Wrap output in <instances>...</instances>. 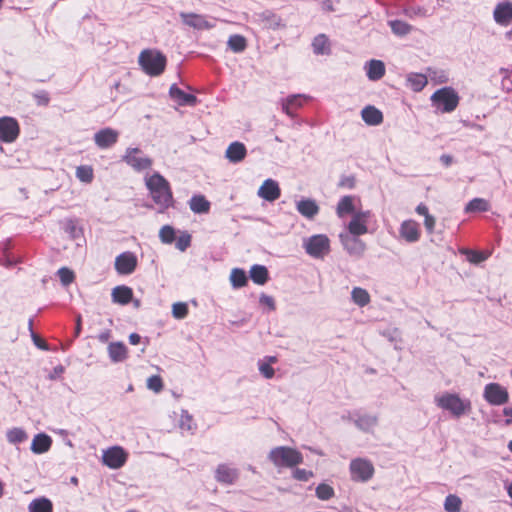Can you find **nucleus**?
Returning <instances> with one entry per match:
<instances>
[{
  "label": "nucleus",
  "mask_w": 512,
  "mask_h": 512,
  "mask_svg": "<svg viewBox=\"0 0 512 512\" xmlns=\"http://www.w3.org/2000/svg\"><path fill=\"white\" fill-rule=\"evenodd\" d=\"M145 184L160 211H164L173 204V195L169 182L159 173L155 172L145 177Z\"/></svg>",
  "instance_id": "f257e3e1"
},
{
  "label": "nucleus",
  "mask_w": 512,
  "mask_h": 512,
  "mask_svg": "<svg viewBox=\"0 0 512 512\" xmlns=\"http://www.w3.org/2000/svg\"><path fill=\"white\" fill-rule=\"evenodd\" d=\"M435 405L447 411L454 418H460L471 411V402L467 398H462L458 393L442 392L434 397Z\"/></svg>",
  "instance_id": "f03ea898"
},
{
  "label": "nucleus",
  "mask_w": 512,
  "mask_h": 512,
  "mask_svg": "<svg viewBox=\"0 0 512 512\" xmlns=\"http://www.w3.org/2000/svg\"><path fill=\"white\" fill-rule=\"evenodd\" d=\"M268 459L276 468H292L303 462L302 454L288 446L273 448L268 454Z\"/></svg>",
  "instance_id": "7ed1b4c3"
},
{
  "label": "nucleus",
  "mask_w": 512,
  "mask_h": 512,
  "mask_svg": "<svg viewBox=\"0 0 512 512\" xmlns=\"http://www.w3.org/2000/svg\"><path fill=\"white\" fill-rule=\"evenodd\" d=\"M432 106L441 113H451L459 105L460 96L451 86L436 90L430 97Z\"/></svg>",
  "instance_id": "20e7f679"
},
{
  "label": "nucleus",
  "mask_w": 512,
  "mask_h": 512,
  "mask_svg": "<svg viewBox=\"0 0 512 512\" xmlns=\"http://www.w3.org/2000/svg\"><path fill=\"white\" fill-rule=\"evenodd\" d=\"M139 64L146 74L158 76L165 69L166 57L157 50L146 49L139 55Z\"/></svg>",
  "instance_id": "39448f33"
},
{
  "label": "nucleus",
  "mask_w": 512,
  "mask_h": 512,
  "mask_svg": "<svg viewBox=\"0 0 512 512\" xmlns=\"http://www.w3.org/2000/svg\"><path fill=\"white\" fill-rule=\"evenodd\" d=\"M351 480L354 482H368L374 476L375 469L373 463L366 458H355L349 464Z\"/></svg>",
  "instance_id": "423d86ee"
},
{
  "label": "nucleus",
  "mask_w": 512,
  "mask_h": 512,
  "mask_svg": "<svg viewBox=\"0 0 512 512\" xmlns=\"http://www.w3.org/2000/svg\"><path fill=\"white\" fill-rule=\"evenodd\" d=\"M303 247L311 257L323 258L330 251V241L324 234L313 235L304 239Z\"/></svg>",
  "instance_id": "0eeeda50"
},
{
  "label": "nucleus",
  "mask_w": 512,
  "mask_h": 512,
  "mask_svg": "<svg viewBox=\"0 0 512 512\" xmlns=\"http://www.w3.org/2000/svg\"><path fill=\"white\" fill-rule=\"evenodd\" d=\"M483 398L490 405L501 406L509 401V392L501 384L492 382L485 385Z\"/></svg>",
  "instance_id": "6e6552de"
},
{
  "label": "nucleus",
  "mask_w": 512,
  "mask_h": 512,
  "mask_svg": "<svg viewBox=\"0 0 512 512\" xmlns=\"http://www.w3.org/2000/svg\"><path fill=\"white\" fill-rule=\"evenodd\" d=\"M372 217L370 210L360 209L351 216V220L347 224L349 234L353 236H361L368 233V224Z\"/></svg>",
  "instance_id": "1a4fd4ad"
},
{
  "label": "nucleus",
  "mask_w": 512,
  "mask_h": 512,
  "mask_svg": "<svg viewBox=\"0 0 512 512\" xmlns=\"http://www.w3.org/2000/svg\"><path fill=\"white\" fill-rule=\"evenodd\" d=\"M122 160L137 171L148 169L152 165V160L144 156L138 148H127Z\"/></svg>",
  "instance_id": "9d476101"
},
{
  "label": "nucleus",
  "mask_w": 512,
  "mask_h": 512,
  "mask_svg": "<svg viewBox=\"0 0 512 512\" xmlns=\"http://www.w3.org/2000/svg\"><path fill=\"white\" fill-rule=\"evenodd\" d=\"M127 457L122 447L113 446L103 451L102 462L111 469H119L126 463Z\"/></svg>",
  "instance_id": "9b49d317"
},
{
  "label": "nucleus",
  "mask_w": 512,
  "mask_h": 512,
  "mask_svg": "<svg viewBox=\"0 0 512 512\" xmlns=\"http://www.w3.org/2000/svg\"><path fill=\"white\" fill-rule=\"evenodd\" d=\"M19 133L20 127L15 118L9 116L0 118V141L12 143L18 138Z\"/></svg>",
  "instance_id": "f8f14e48"
},
{
  "label": "nucleus",
  "mask_w": 512,
  "mask_h": 512,
  "mask_svg": "<svg viewBox=\"0 0 512 512\" xmlns=\"http://www.w3.org/2000/svg\"><path fill=\"white\" fill-rule=\"evenodd\" d=\"M180 18L183 24L196 30H209L215 27V22L205 15L181 12Z\"/></svg>",
  "instance_id": "ddd939ff"
},
{
  "label": "nucleus",
  "mask_w": 512,
  "mask_h": 512,
  "mask_svg": "<svg viewBox=\"0 0 512 512\" xmlns=\"http://www.w3.org/2000/svg\"><path fill=\"white\" fill-rule=\"evenodd\" d=\"M137 257L132 252H123L115 259V269L120 275L132 274L137 267Z\"/></svg>",
  "instance_id": "4468645a"
},
{
  "label": "nucleus",
  "mask_w": 512,
  "mask_h": 512,
  "mask_svg": "<svg viewBox=\"0 0 512 512\" xmlns=\"http://www.w3.org/2000/svg\"><path fill=\"white\" fill-rule=\"evenodd\" d=\"M494 21L503 27H507L512 24V2L503 0L496 4L493 11Z\"/></svg>",
  "instance_id": "2eb2a0df"
},
{
  "label": "nucleus",
  "mask_w": 512,
  "mask_h": 512,
  "mask_svg": "<svg viewBox=\"0 0 512 512\" xmlns=\"http://www.w3.org/2000/svg\"><path fill=\"white\" fill-rule=\"evenodd\" d=\"M239 478V470L230 464H219L215 470V479L223 485H233Z\"/></svg>",
  "instance_id": "dca6fc26"
},
{
  "label": "nucleus",
  "mask_w": 512,
  "mask_h": 512,
  "mask_svg": "<svg viewBox=\"0 0 512 512\" xmlns=\"http://www.w3.org/2000/svg\"><path fill=\"white\" fill-rule=\"evenodd\" d=\"M339 237L344 249L350 255L361 256L364 253L366 245L362 240L358 238L359 236H353L348 232L341 233Z\"/></svg>",
  "instance_id": "f3484780"
},
{
  "label": "nucleus",
  "mask_w": 512,
  "mask_h": 512,
  "mask_svg": "<svg viewBox=\"0 0 512 512\" xmlns=\"http://www.w3.org/2000/svg\"><path fill=\"white\" fill-rule=\"evenodd\" d=\"M119 132L112 128H103L94 134V142L100 149H108L117 143Z\"/></svg>",
  "instance_id": "a211bd4d"
},
{
  "label": "nucleus",
  "mask_w": 512,
  "mask_h": 512,
  "mask_svg": "<svg viewBox=\"0 0 512 512\" xmlns=\"http://www.w3.org/2000/svg\"><path fill=\"white\" fill-rule=\"evenodd\" d=\"M355 426L364 432H373L378 424V417L375 414L355 412L350 415Z\"/></svg>",
  "instance_id": "6ab92c4d"
},
{
  "label": "nucleus",
  "mask_w": 512,
  "mask_h": 512,
  "mask_svg": "<svg viewBox=\"0 0 512 512\" xmlns=\"http://www.w3.org/2000/svg\"><path fill=\"white\" fill-rule=\"evenodd\" d=\"M360 200L351 195L342 197L336 207V214L339 218H344L346 215H354L355 212L360 210Z\"/></svg>",
  "instance_id": "aec40b11"
},
{
  "label": "nucleus",
  "mask_w": 512,
  "mask_h": 512,
  "mask_svg": "<svg viewBox=\"0 0 512 512\" xmlns=\"http://www.w3.org/2000/svg\"><path fill=\"white\" fill-rule=\"evenodd\" d=\"M399 234L408 243H415L421 237L420 225L414 220H405L401 223Z\"/></svg>",
  "instance_id": "412c9836"
},
{
  "label": "nucleus",
  "mask_w": 512,
  "mask_h": 512,
  "mask_svg": "<svg viewBox=\"0 0 512 512\" xmlns=\"http://www.w3.org/2000/svg\"><path fill=\"white\" fill-rule=\"evenodd\" d=\"M257 195L266 201L273 202L281 195L279 184L273 179H266L259 187Z\"/></svg>",
  "instance_id": "4be33fe9"
},
{
  "label": "nucleus",
  "mask_w": 512,
  "mask_h": 512,
  "mask_svg": "<svg viewBox=\"0 0 512 512\" xmlns=\"http://www.w3.org/2000/svg\"><path fill=\"white\" fill-rule=\"evenodd\" d=\"M107 352L109 359L112 363H121L127 360L129 351L127 346L120 341L111 342L108 344Z\"/></svg>",
  "instance_id": "5701e85b"
},
{
  "label": "nucleus",
  "mask_w": 512,
  "mask_h": 512,
  "mask_svg": "<svg viewBox=\"0 0 512 512\" xmlns=\"http://www.w3.org/2000/svg\"><path fill=\"white\" fill-rule=\"evenodd\" d=\"M247 156L246 146L239 141H234L227 147L225 151L226 159L231 163H240Z\"/></svg>",
  "instance_id": "b1692460"
},
{
  "label": "nucleus",
  "mask_w": 512,
  "mask_h": 512,
  "mask_svg": "<svg viewBox=\"0 0 512 512\" xmlns=\"http://www.w3.org/2000/svg\"><path fill=\"white\" fill-rule=\"evenodd\" d=\"M307 99V96L301 94L290 95L282 100V111L289 117L293 118L295 117V110L302 107Z\"/></svg>",
  "instance_id": "393cba45"
},
{
  "label": "nucleus",
  "mask_w": 512,
  "mask_h": 512,
  "mask_svg": "<svg viewBox=\"0 0 512 512\" xmlns=\"http://www.w3.org/2000/svg\"><path fill=\"white\" fill-rule=\"evenodd\" d=\"M51 445L52 438L45 433H39L33 437L30 449L34 454H43L50 450Z\"/></svg>",
  "instance_id": "a878e982"
},
{
  "label": "nucleus",
  "mask_w": 512,
  "mask_h": 512,
  "mask_svg": "<svg viewBox=\"0 0 512 512\" xmlns=\"http://www.w3.org/2000/svg\"><path fill=\"white\" fill-rule=\"evenodd\" d=\"M362 120L369 126H377L383 122L382 112L375 106L368 105L361 111Z\"/></svg>",
  "instance_id": "bb28decb"
},
{
  "label": "nucleus",
  "mask_w": 512,
  "mask_h": 512,
  "mask_svg": "<svg viewBox=\"0 0 512 512\" xmlns=\"http://www.w3.org/2000/svg\"><path fill=\"white\" fill-rule=\"evenodd\" d=\"M258 21L267 29L277 30L284 27L282 19L271 11L258 14Z\"/></svg>",
  "instance_id": "cd10ccee"
},
{
  "label": "nucleus",
  "mask_w": 512,
  "mask_h": 512,
  "mask_svg": "<svg viewBox=\"0 0 512 512\" xmlns=\"http://www.w3.org/2000/svg\"><path fill=\"white\" fill-rule=\"evenodd\" d=\"M112 301L120 305H126L133 299V290L125 285L116 286L111 293Z\"/></svg>",
  "instance_id": "c85d7f7f"
},
{
  "label": "nucleus",
  "mask_w": 512,
  "mask_h": 512,
  "mask_svg": "<svg viewBox=\"0 0 512 512\" xmlns=\"http://www.w3.org/2000/svg\"><path fill=\"white\" fill-rule=\"evenodd\" d=\"M170 97L181 106L194 105L197 101L196 97L181 90L176 85H172L169 90Z\"/></svg>",
  "instance_id": "c756f323"
},
{
  "label": "nucleus",
  "mask_w": 512,
  "mask_h": 512,
  "mask_svg": "<svg viewBox=\"0 0 512 512\" xmlns=\"http://www.w3.org/2000/svg\"><path fill=\"white\" fill-rule=\"evenodd\" d=\"M367 77L371 81L380 80L385 74V65L380 60H370L365 65Z\"/></svg>",
  "instance_id": "7c9ffc66"
},
{
  "label": "nucleus",
  "mask_w": 512,
  "mask_h": 512,
  "mask_svg": "<svg viewBox=\"0 0 512 512\" xmlns=\"http://www.w3.org/2000/svg\"><path fill=\"white\" fill-rule=\"evenodd\" d=\"M428 81L434 85L446 84L449 82V72L442 68L429 67L426 69Z\"/></svg>",
  "instance_id": "2f4dec72"
},
{
  "label": "nucleus",
  "mask_w": 512,
  "mask_h": 512,
  "mask_svg": "<svg viewBox=\"0 0 512 512\" xmlns=\"http://www.w3.org/2000/svg\"><path fill=\"white\" fill-rule=\"evenodd\" d=\"M407 84L414 92L422 91L428 84L427 74L422 73H409L407 75Z\"/></svg>",
  "instance_id": "473e14b6"
},
{
  "label": "nucleus",
  "mask_w": 512,
  "mask_h": 512,
  "mask_svg": "<svg viewBox=\"0 0 512 512\" xmlns=\"http://www.w3.org/2000/svg\"><path fill=\"white\" fill-rule=\"evenodd\" d=\"M312 48L317 55H329L331 52L330 41L325 34H319L313 39Z\"/></svg>",
  "instance_id": "72a5a7b5"
},
{
  "label": "nucleus",
  "mask_w": 512,
  "mask_h": 512,
  "mask_svg": "<svg viewBox=\"0 0 512 512\" xmlns=\"http://www.w3.org/2000/svg\"><path fill=\"white\" fill-rule=\"evenodd\" d=\"M189 207L196 214H205L210 210V202L203 195H194L189 201Z\"/></svg>",
  "instance_id": "f704fd0d"
},
{
  "label": "nucleus",
  "mask_w": 512,
  "mask_h": 512,
  "mask_svg": "<svg viewBox=\"0 0 512 512\" xmlns=\"http://www.w3.org/2000/svg\"><path fill=\"white\" fill-rule=\"evenodd\" d=\"M29 512H53V504L46 497H39L32 500L28 505Z\"/></svg>",
  "instance_id": "c9c22d12"
},
{
  "label": "nucleus",
  "mask_w": 512,
  "mask_h": 512,
  "mask_svg": "<svg viewBox=\"0 0 512 512\" xmlns=\"http://www.w3.org/2000/svg\"><path fill=\"white\" fill-rule=\"evenodd\" d=\"M490 210V203L484 198H473L469 201L465 208V213L487 212Z\"/></svg>",
  "instance_id": "e433bc0d"
},
{
  "label": "nucleus",
  "mask_w": 512,
  "mask_h": 512,
  "mask_svg": "<svg viewBox=\"0 0 512 512\" xmlns=\"http://www.w3.org/2000/svg\"><path fill=\"white\" fill-rule=\"evenodd\" d=\"M297 210L304 217L313 218L318 213L319 208L315 201L306 199L297 203Z\"/></svg>",
  "instance_id": "4c0bfd02"
},
{
  "label": "nucleus",
  "mask_w": 512,
  "mask_h": 512,
  "mask_svg": "<svg viewBox=\"0 0 512 512\" xmlns=\"http://www.w3.org/2000/svg\"><path fill=\"white\" fill-rule=\"evenodd\" d=\"M250 277L255 284L264 285L268 281V270L263 265H253L250 269Z\"/></svg>",
  "instance_id": "58836bf2"
},
{
  "label": "nucleus",
  "mask_w": 512,
  "mask_h": 512,
  "mask_svg": "<svg viewBox=\"0 0 512 512\" xmlns=\"http://www.w3.org/2000/svg\"><path fill=\"white\" fill-rule=\"evenodd\" d=\"M6 439L10 444L17 445L25 442L28 439V434L24 429L14 427L7 430Z\"/></svg>",
  "instance_id": "ea45409f"
},
{
  "label": "nucleus",
  "mask_w": 512,
  "mask_h": 512,
  "mask_svg": "<svg viewBox=\"0 0 512 512\" xmlns=\"http://www.w3.org/2000/svg\"><path fill=\"white\" fill-rule=\"evenodd\" d=\"M352 301L359 307H365L370 303V295L367 290L361 287L353 288L351 292Z\"/></svg>",
  "instance_id": "a19ab883"
},
{
  "label": "nucleus",
  "mask_w": 512,
  "mask_h": 512,
  "mask_svg": "<svg viewBox=\"0 0 512 512\" xmlns=\"http://www.w3.org/2000/svg\"><path fill=\"white\" fill-rule=\"evenodd\" d=\"M230 50L235 53L243 52L247 47V40L244 36L239 34L231 35L227 41Z\"/></svg>",
  "instance_id": "79ce46f5"
},
{
  "label": "nucleus",
  "mask_w": 512,
  "mask_h": 512,
  "mask_svg": "<svg viewBox=\"0 0 512 512\" xmlns=\"http://www.w3.org/2000/svg\"><path fill=\"white\" fill-rule=\"evenodd\" d=\"M462 504V499L459 496L449 494L444 500L443 507L446 512H461Z\"/></svg>",
  "instance_id": "37998d69"
},
{
  "label": "nucleus",
  "mask_w": 512,
  "mask_h": 512,
  "mask_svg": "<svg viewBox=\"0 0 512 512\" xmlns=\"http://www.w3.org/2000/svg\"><path fill=\"white\" fill-rule=\"evenodd\" d=\"M230 282L233 288H241L247 284V276L243 269L234 268L230 273Z\"/></svg>",
  "instance_id": "c03bdc74"
},
{
  "label": "nucleus",
  "mask_w": 512,
  "mask_h": 512,
  "mask_svg": "<svg viewBox=\"0 0 512 512\" xmlns=\"http://www.w3.org/2000/svg\"><path fill=\"white\" fill-rule=\"evenodd\" d=\"M392 32L398 36H405L411 32L412 26L401 20H392L389 22Z\"/></svg>",
  "instance_id": "a18cd8bd"
},
{
  "label": "nucleus",
  "mask_w": 512,
  "mask_h": 512,
  "mask_svg": "<svg viewBox=\"0 0 512 512\" xmlns=\"http://www.w3.org/2000/svg\"><path fill=\"white\" fill-rule=\"evenodd\" d=\"M315 493L317 498L322 501H327L335 495L333 487L325 483L319 484L315 489Z\"/></svg>",
  "instance_id": "49530a36"
},
{
  "label": "nucleus",
  "mask_w": 512,
  "mask_h": 512,
  "mask_svg": "<svg viewBox=\"0 0 512 512\" xmlns=\"http://www.w3.org/2000/svg\"><path fill=\"white\" fill-rule=\"evenodd\" d=\"M76 177L83 183H90L93 180L94 174L91 166L82 165L76 169Z\"/></svg>",
  "instance_id": "de8ad7c7"
},
{
  "label": "nucleus",
  "mask_w": 512,
  "mask_h": 512,
  "mask_svg": "<svg viewBox=\"0 0 512 512\" xmlns=\"http://www.w3.org/2000/svg\"><path fill=\"white\" fill-rule=\"evenodd\" d=\"M64 230L72 239H77L82 235V229L77 225V222L72 219H68L64 222Z\"/></svg>",
  "instance_id": "09e8293b"
},
{
  "label": "nucleus",
  "mask_w": 512,
  "mask_h": 512,
  "mask_svg": "<svg viewBox=\"0 0 512 512\" xmlns=\"http://www.w3.org/2000/svg\"><path fill=\"white\" fill-rule=\"evenodd\" d=\"M274 362H276V357H269L268 362H259V371L266 379H271L274 376L275 372L271 366V363Z\"/></svg>",
  "instance_id": "8fccbe9b"
},
{
  "label": "nucleus",
  "mask_w": 512,
  "mask_h": 512,
  "mask_svg": "<svg viewBox=\"0 0 512 512\" xmlns=\"http://www.w3.org/2000/svg\"><path fill=\"white\" fill-rule=\"evenodd\" d=\"M159 238L163 243L170 244L175 240V231L169 225L163 226L159 231Z\"/></svg>",
  "instance_id": "3c124183"
},
{
  "label": "nucleus",
  "mask_w": 512,
  "mask_h": 512,
  "mask_svg": "<svg viewBox=\"0 0 512 512\" xmlns=\"http://www.w3.org/2000/svg\"><path fill=\"white\" fill-rule=\"evenodd\" d=\"M172 314L176 319H183L188 314V306L186 303L178 302L174 303L172 306Z\"/></svg>",
  "instance_id": "603ef678"
},
{
  "label": "nucleus",
  "mask_w": 512,
  "mask_h": 512,
  "mask_svg": "<svg viewBox=\"0 0 512 512\" xmlns=\"http://www.w3.org/2000/svg\"><path fill=\"white\" fill-rule=\"evenodd\" d=\"M404 14L409 18L427 17V11L421 6H410L404 9Z\"/></svg>",
  "instance_id": "864d4df0"
},
{
  "label": "nucleus",
  "mask_w": 512,
  "mask_h": 512,
  "mask_svg": "<svg viewBox=\"0 0 512 512\" xmlns=\"http://www.w3.org/2000/svg\"><path fill=\"white\" fill-rule=\"evenodd\" d=\"M60 281L63 285L67 286L74 281L75 275L72 270L62 267L58 270Z\"/></svg>",
  "instance_id": "5fc2aeb1"
},
{
  "label": "nucleus",
  "mask_w": 512,
  "mask_h": 512,
  "mask_svg": "<svg viewBox=\"0 0 512 512\" xmlns=\"http://www.w3.org/2000/svg\"><path fill=\"white\" fill-rule=\"evenodd\" d=\"M147 388L159 393L163 389V381L160 376L153 375L147 379Z\"/></svg>",
  "instance_id": "6e6d98bb"
},
{
  "label": "nucleus",
  "mask_w": 512,
  "mask_h": 512,
  "mask_svg": "<svg viewBox=\"0 0 512 512\" xmlns=\"http://www.w3.org/2000/svg\"><path fill=\"white\" fill-rule=\"evenodd\" d=\"M179 425L183 430H192L193 428V418L186 410H182Z\"/></svg>",
  "instance_id": "4d7b16f0"
},
{
  "label": "nucleus",
  "mask_w": 512,
  "mask_h": 512,
  "mask_svg": "<svg viewBox=\"0 0 512 512\" xmlns=\"http://www.w3.org/2000/svg\"><path fill=\"white\" fill-rule=\"evenodd\" d=\"M490 256L488 252L469 251L468 259L471 263L478 264L485 261Z\"/></svg>",
  "instance_id": "13d9d810"
},
{
  "label": "nucleus",
  "mask_w": 512,
  "mask_h": 512,
  "mask_svg": "<svg viewBox=\"0 0 512 512\" xmlns=\"http://www.w3.org/2000/svg\"><path fill=\"white\" fill-rule=\"evenodd\" d=\"M191 242V236L189 234H184L180 236L176 241V248L180 251H185Z\"/></svg>",
  "instance_id": "bf43d9fd"
},
{
  "label": "nucleus",
  "mask_w": 512,
  "mask_h": 512,
  "mask_svg": "<svg viewBox=\"0 0 512 512\" xmlns=\"http://www.w3.org/2000/svg\"><path fill=\"white\" fill-rule=\"evenodd\" d=\"M313 476L311 471L305 469H296L293 471V477L300 481H307Z\"/></svg>",
  "instance_id": "052dcab7"
},
{
  "label": "nucleus",
  "mask_w": 512,
  "mask_h": 512,
  "mask_svg": "<svg viewBox=\"0 0 512 512\" xmlns=\"http://www.w3.org/2000/svg\"><path fill=\"white\" fill-rule=\"evenodd\" d=\"M259 302L261 305L268 307L269 310H271V311L275 310V301H274L273 297L266 295V294H261L260 298H259Z\"/></svg>",
  "instance_id": "680f3d73"
},
{
  "label": "nucleus",
  "mask_w": 512,
  "mask_h": 512,
  "mask_svg": "<svg viewBox=\"0 0 512 512\" xmlns=\"http://www.w3.org/2000/svg\"><path fill=\"white\" fill-rule=\"evenodd\" d=\"M435 225H436V219L434 218V216H432L431 214L426 215V217L424 218V226L428 233H430V234L433 233Z\"/></svg>",
  "instance_id": "e2e57ef3"
},
{
  "label": "nucleus",
  "mask_w": 512,
  "mask_h": 512,
  "mask_svg": "<svg viewBox=\"0 0 512 512\" xmlns=\"http://www.w3.org/2000/svg\"><path fill=\"white\" fill-rule=\"evenodd\" d=\"M35 98L37 99V103L39 105H47L49 102L48 94L45 92H41L39 94L35 95Z\"/></svg>",
  "instance_id": "0e129e2a"
},
{
  "label": "nucleus",
  "mask_w": 512,
  "mask_h": 512,
  "mask_svg": "<svg viewBox=\"0 0 512 512\" xmlns=\"http://www.w3.org/2000/svg\"><path fill=\"white\" fill-rule=\"evenodd\" d=\"M503 415L506 417L505 424L506 425L512 424V407H505L503 409Z\"/></svg>",
  "instance_id": "69168bd1"
},
{
  "label": "nucleus",
  "mask_w": 512,
  "mask_h": 512,
  "mask_svg": "<svg viewBox=\"0 0 512 512\" xmlns=\"http://www.w3.org/2000/svg\"><path fill=\"white\" fill-rule=\"evenodd\" d=\"M64 372V367L62 365H58L54 367L53 372L50 374V379H56Z\"/></svg>",
  "instance_id": "338daca9"
},
{
  "label": "nucleus",
  "mask_w": 512,
  "mask_h": 512,
  "mask_svg": "<svg viewBox=\"0 0 512 512\" xmlns=\"http://www.w3.org/2000/svg\"><path fill=\"white\" fill-rule=\"evenodd\" d=\"M416 212L421 215V216H424V218L426 217V215H430L429 214V211H428V207L424 204H419L417 207H416Z\"/></svg>",
  "instance_id": "774afa93"
}]
</instances>
